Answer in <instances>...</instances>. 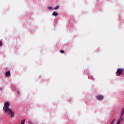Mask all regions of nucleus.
<instances>
[{
    "instance_id": "nucleus-13",
    "label": "nucleus",
    "mask_w": 124,
    "mask_h": 124,
    "mask_svg": "<svg viewBox=\"0 0 124 124\" xmlns=\"http://www.w3.org/2000/svg\"><path fill=\"white\" fill-rule=\"evenodd\" d=\"M48 9H49V10H52V7H48Z\"/></svg>"
},
{
    "instance_id": "nucleus-1",
    "label": "nucleus",
    "mask_w": 124,
    "mask_h": 124,
    "mask_svg": "<svg viewBox=\"0 0 124 124\" xmlns=\"http://www.w3.org/2000/svg\"><path fill=\"white\" fill-rule=\"evenodd\" d=\"M10 106V104L8 102H6L4 104V107H3V110H4L5 112H7L11 115V117H13L14 116V111L11 109L9 106Z\"/></svg>"
},
{
    "instance_id": "nucleus-10",
    "label": "nucleus",
    "mask_w": 124,
    "mask_h": 124,
    "mask_svg": "<svg viewBox=\"0 0 124 124\" xmlns=\"http://www.w3.org/2000/svg\"><path fill=\"white\" fill-rule=\"evenodd\" d=\"M115 121V119H113V120H112L110 124H114Z\"/></svg>"
},
{
    "instance_id": "nucleus-11",
    "label": "nucleus",
    "mask_w": 124,
    "mask_h": 124,
    "mask_svg": "<svg viewBox=\"0 0 124 124\" xmlns=\"http://www.w3.org/2000/svg\"><path fill=\"white\" fill-rule=\"evenodd\" d=\"M61 53L62 54H63V53H64V50H61Z\"/></svg>"
},
{
    "instance_id": "nucleus-8",
    "label": "nucleus",
    "mask_w": 124,
    "mask_h": 124,
    "mask_svg": "<svg viewBox=\"0 0 124 124\" xmlns=\"http://www.w3.org/2000/svg\"><path fill=\"white\" fill-rule=\"evenodd\" d=\"M60 8V6H57L55 8L53 9V10H57L58 9Z\"/></svg>"
},
{
    "instance_id": "nucleus-15",
    "label": "nucleus",
    "mask_w": 124,
    "mask_h": 124,
    "mask_svg": "<svg viewBox=\"0 0 124 124\" xmlns=\"http://www.w3.org/2000/svg\"><path fill=\"white\" fill-rule=\"evenodd\" d=\"M2 89L1 88H0V91H1Z\"/></svg>"
},
{
    "instance_id": "nucleus-6",
    "label": "nucleus",
    "mask_w": 124,
    "mask_h": 124,
    "mask_svg": "<svg viewBox=\"0 0 124 124\" xmlns=\"http://www.w3.org/2000/svg\"><path fill=\"white\" fill-rule=\"evenodd\" d=\"M52 15L54 16H58V13H56V11H54L52 13Z\"/></svg>"
},
{
    "instance_id": "nucleus-7",
    "label": "nucleus",
    "mask_w": 124,
    "mask_h": 124,
    "mask_svg": "<svg viewBox=\"0 0 124 124\" xmlns=\"http://www.w3.org/2000/svg\"><path fill=\"white\" fill-rule=\"evenodd\" d=\"M124 114V107L122 108V112H121V116H123Z\"/></svg>"
},
{
    "instance_id": "nucleus-9",
    "label": "nucleus",
    "mask_w": 124,
    "mask_h": 124,
    "mask_svg": "<svg viewBox=\"0 0 124 124\" xmlns=\"http://www.w3.org/2000/svg\"><path fill=\"white\" fill-rule=\"evenodd\" d=\"M25 122H26V119H23V120H22L21 121V124H25Z\"/></svg>"
},
{
    "instance_id": "nucleus-5",
    "label": "nucleus",
    "mask_w": 124,
    "mask_h": 124,
    "mask_svg": "<svg viewBox=\"0 0 124 124\" xmlns=\"http://www.w3.org/2000/svg\"><path fill=\"white\" fill-rule=\"evenodd\" d=\"M10 75H11V73L10 71H8L6 72L5 76L6 77H9Z\"/></svg>"
},
{
    "instance_id": "nucleus-14",
    "label": "nucleus",
    "mask_w": 124,
    "mask_h": 124,
    "mask_svg": "<svg viewBox=\"0 0 124 124\" xmlns=\"http://www.w3.org/2000/svg\"><path fill=\"white\" fill-rule=\"evenodd\" d=\"M17 93L18 94H20L19 91H17Z\"/></svg>"
},
{
    "instance_id": "nucleus-2",
    "label": "nucleus",
    "mask_w": 124,
    "mask_h": 124,
    "mask_svg": "<svg viewBox=\"0 0 124 124\" xmlns=\"http://www.w3.org/2000/svg\"><path fill=\"white\" fill-rule=\"evenodd\" d=\"M124 71V69L122 68H119L116 72L117 76H120L121 73Z\"/></svg>"
},
{
    "instance_id": "nucleus-4",
    "label": "nucleus",
    "mask_w": 124,
    "mask_h": 124,
    "mask_svg": "<svg viewBox=\"0 0 124 124\" xmlns=\"http://www.w3.org/2000/svg\"><path fill=\"white\" fill-rule=\"evenodd\" d=\"M123 118L122 117V115L121 114V116H120L117 124H120V122L123 121Z\"/></svg>"
},
{
    "instance_id": "nucleus-12",
    "label": "nucleus",
    "mask_w": 124,
    "mask_h": 124,
    "mask_svg": "<svg viewBox=\"0 0 124 124\" xmlns=\"http://www.w3.org/2000/svg\"><path fill=\"white\" fill-rule=\"evenodd\" d=\"M2 46V42L1 41H0V46Z\"/></svg>"
},
{
    "instance_id": "nucleus-3",
    "label": "nucleus",
    "mask_w": 124,
    "mask_h": 124,
    "mask_svg": "<svg viewBox=\"0 0 124 124\" xmlns=\"http://www.w3.org/2000/svg\"><path fill=\"white\" fill-rule=\"evenodd\" d=\"M104 97L103 95H97L96 96V98L98 101H102Z\"/></svg>"
}]
</instances>
